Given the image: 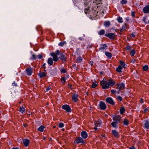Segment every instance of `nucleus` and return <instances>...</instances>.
Here are the masks:
<instances>
[{
  "mask_svg": "<svg viewBox=\"0 0 149 149\" xmlns=\"http://www.w3.org/2000/svg\"><path fill=\"white\" fill-rule=\"evenodd\" d=\"M100 84L103 89H107L109 88L108 82L104 80V79L100 81Z\"/></svg>",
  "mask_w": 149,
  "mask_h": 149,
  "instance_id": "nucleus-1",
  "label": "nucleus"
},
{
  "mask_svg": "<svg viewBox=\"0 0 149 149\" xmlns=\"http://www.w3.org/2000/svg\"><path fill=\"white\" fill-rule=\"evenodd\" d=\"M125 88V84L123 83L120 84H118L117 85V87L116 88L118 89L119 91L123 90Z\"/></svg>",
  "mask_w": 149,
  "mask_h": 149,
  "instance_id": "nucleus-2",
  "label": "nucleus"
},
{
  "mask_svg": "<svg viewBox=\"0 0 149 149\" xmlns=\"http://www.w3.org/2000/svg\"><path fill=\"white\" fill-rule=\"evenodd\" d=\"M99 106L101 110H104L106 108V105L105 103L103 101L100 102Z\"/></svg>",
  "mask_w": 149,
  "mask_h": 149,
  "instance_id": "nucleus-3",
  "label": "nucleus"
},
{
  "mask_svg": "<svg viewBox=\"0 0 149 149\" xmlns=\"http://www.w3.org/2000/svg\"><path fill=\"white\" fill-rule=\"evenodd\" d=\"M105 36L111 39H114L116 37L115 34L113 33H107L105 34Z\"/></svg>",
  "mask_w": 149,
  "mask_h": 149,
  "instance_id": "nucleus-4",
  "label": "nucleus"
},
{
  "mask_svg": "<svg viewBox=\"0 0 149 149\" xmlns=\"http://www.w3.org/2000/svg\"><path fill=\"white\" fill-rule=\"evenodd\" d=\"M121 117L119 116H113V119L114 121L118 123H120V120H121Z\"/></svg>",
  "mask_w": 149,
  "mask_h": 149,
  "instance_id": "nucleus-5",
  "label": "nucleus"
},
{
  "mask_svg": "<svg viewBox=\"0 0 149 149\" xmlns=\"http://www.w3.org/2000/svg\"><path fill=\"white\" fill-rule=\"evenodd\" d=\"M25 71L28 76L31 75L33 73V70L30 67L26 68Z\"/></svg>",
  "mask_w": 149,
  "mask_h": 149,
  "instance_id": "nucleus-6",
  "label": "nucleus"
},
{
  "mask_svg": "<svg viewBox=\"0 0 149 149\" xmlns=\"http://www.w3.org/2000/svg\"><path fill=\"white\" fill-rule=\"evenodd\" d=\"M74 142H75L77 144L84 143L83 139L81 137H77Z\"/></svg>",
  "mask_w": 149,
  "mask_h": 149,
  "instance_id": "nucleus-7",
  "label": "nucleus"
},
{
  "mask_svg": "<svg viewBox=\"0 0 149 149\" xmlns=\"http://www.w3.org/2000/svg\"><path fill=\"white\" fill-rule=\"evenodd\" d=\"M62 108L63 109L65 110L68 112H69L71 111V109L68 105H64L62 106Z\"/></svg>",
  "mask_w": 149,
  "mask_h": 149,
  "instance_id": "nucleus-8",
  "label": "nucleus"
},
{
  "mask_svg": "<svg viewBox=\"0 0 149 149\" xmlns=\"http://www.w3.org/2000/svg\"><path fill=\"white\" fill-rule=\"evenodd\" d=\"M109 87V86H113L115 84V82L114 80L112 79H109L108 82Z\"/></svg>",
  "mask_w": 149,
  "mask_h": 149,
  "instance_id": "nucleus-9",
  "label": "nucleus"
},
{
  "mask_svg": "<svg viewBox=\"0 0 149 149\" xmlns=\"http://www.w3.org/2000/svg\"><path fill=\"white\" fill-rule=\"evenodd\" d=\"M106 101L111 105H114L115 104L113 99L111 97H109L107 98L106 99Z\"/></svg>",
  "mask_w": 149,
  "mask_h": 149,
  "instance_id": "nucleus-10",
  "label": "nucleus"
},
{
  "mask_svg": "<svg viewBox=\"0 0 149 149\" xmlns=\"http://www.w3.org/2000/svg\"><path fill=\"white\" fill-rule=\"evenodd\" d=\"M51 56L53 57V61H57L58 59L57 55L55 53H51L50 54Z\"/></svg>",
  "mask_w": 149,
  "mask_h": 149,
  "instance_id": "nucleus-11",
  "label": "nucleus"
},
{
  "mask_svg": "<svg viewBox=\"0 0 149 149\" xmlns=\"http://www.w3.org/2000/svg\"><path fill=\"white\" fill-rule=\"evenodd\" d=\"M112 134L116 138H118L119 136V133L115 130H112Z\"/></svg>",
  "mask_w": 149,
  "mask_h": 149,
  "instance_id": "nucleus-12",
  "label": "nucleus"
},
{
  "mask_svg": "<svg viewBox=\"0 0 149 149\" xmlns=\"http://www.w3.org/2000/svg\"><path fill=\"white\" fill-rule=\"evenodd\" d=\"M143 11L145 13H149V5H146L143 9Z\"/></svg>",
  "mask_w": 149,
  "mask_h": 149,
  "instance_id": "nucleus-13",
  "label": "nucleus"
},
{
  "mask_svg": "<svg viewBox=\"0 0 149 149\" xmlns=\"http://www.w3.org/2000/svg\"><path fill=\"white\" fill-rule=\"evenodd\" d=\"M47 74L45 72H41L38 73V75L40 78H42L46 76Z\"/></svg>",
  "mask_w": 149,
  "mask_h": 149,
  "instance_id": "nucleus-14",
  "label": "nucleus"
},
{
  "mask_svg": "<svg viewBox=\"0 0 149 149\" xmlns=\"http://www.w3.org/2000/svg\"><path fill=\"white\" fill-rule=\"evenodd\" d=\"M81 136L83 138L85 139L87 137L88 134L86 132L83 131L81 132Z\"/></svg>",
  "mask_w": 149,
  "mask_h": 149,
  "instance_id": "nucleus-15",
  "label": "nucleus"
},
{
  "mask_svg": "<svg viewBox=\"0 0 149 149\" xmlns=\"http://www.w3.org/2000/svg\"><path fill=\"white\" fill-rule=\"evenodd\" d=\"M78 95L76 94H74L72 96V100L74 101V102H77L78 100Z\"/></svg>",
  "mask_w": 149,
  "mask_h": 149,
  "instance_id": "nucleus-16",
  "label": "nucleus"
},
{
  "mask_svg": "<svg viewBox=\"0 0 149 149\" xmlns=\"http://www.w3.org/2000/svg\"><path fill=\"white\" fill-rule=\"evenodd\" d=\"M60 56L59 58L63 61H66V58L65 56L62 53L60 54Z\"/></svg>",
  "mask_w": 149,
  "mask_h": 149,
  "instance_id": "nucleus-17",
  "label": "nucleus"
},
{
  "mask_svg": "<svg viewBox=\"0 0 149 149\" xmlns=\"http://www.w3.org/2000/svg\"><path fill=\"white\" fill-rule=\"evenodd\" d=\"M23 143L25 146H27L29 144V141L28 139H24L23 140Z\"/></svg>",
  "mask_w": 149,
  "mask_h": 149,
  "instance_id": "nucleus-18",
  "label": "nucleus"
},
{
  "mask_svg": "<svg viewBox=\"0 0 149 149\" xmlns=\"http://www.w3.org/2000/svg\"><path fill=\"white\" fill-rule=\"evenodd\" d=\"M107 48V46L106 44L102 45L101 47L99 48L100 50L106 49Z\"/></svg>",
  "mask_w": 149,
  "mask_h": 149,
  "instance_id": "nucleus-19",
  "label": "nucleus"
},
{
  "mask_svg": "<svg viewBox=\"0 0 149 149\" xmlns=\"http://www.w3.org/2000/svg\"><path fill=\"white\" fill-rule=\"evenodd\" d=\"M53 60L51 58H49L47 61L48 63L50 65H52L53 63Z\"/></svg>",
  "mask_w": 149,
  "mask_h": 149,
  "instance_id": "nucleus-20",
  "label": "nucleus"
},
{
  "mask_svg": "<svg viewBox=\"0 0 149 149\" xmlns=\"http://www.w3.org/2000/svg\"><path fill=\"white\" fill-rule=\"evenodd\" d=\"M83 59L81 57L79 56L77 58L76 60V62L77 63H79L81 62Z\"/></svg>",
  "mask_w": 149,
  "mask_h": 149,
  "instance_id": "nucleus-21",
  "label": "nucleus"
},
{
  "mask_svg": "<svg viewBox=\"0 0 149 149\" xmlns=\"http://www.w3.org/2000/svg\"><path fill=\"white\" fill-rule=\"evenodd\" d=\"M19 111L21 113H24L25 112V108L23 106H22L19 108Z\"/></svg>",
  "mask_w": 149,
  "mask_h": 149,
  "instance_id": "nucleus-22",
  "label": "nucleus"
},
{
  "mask_svg": "<svg viewBox=\"0 0 149 149\" xmlns=\"http://www.w3.org/2000/svg\"><path fill=\"white\" fill-rule=\"evenodd\" d=\"M122 68L120 65H119L118 67L116 69V71L118 72H121L122 71L121 70L122 69Z\"/></svg>",
  "mask_w": 149,
  "mask_h": 149,
  "instance_id": "nucleus-23",
  "label": "nucleus"
},
{
  "mask_svg": "<svg viewBox=\"0 0 149 149\" xmlns=\"http://www.w3.org/2000/svg\"><path fill=\"white\" fill-rule=\"evenodd\" d=\"M105 55L107 57L109 58H111L112 56V55L111 53L107 52H105Z\"/></svg>",
  "mask_w": 149,
  "mask_h": 149,
  "instance_id": "nucleus-24",
  "label": "nucleus"
},
{
  "mask_svg": "<svg viewBox=\"0 0 149 149\" xmlns=\"http://www.w3.org/2000/svg\"><path fill=\"white\" fill-rule=\"evenodd\" d=\"M145 126L146 129H148L149 128V122L148 120H146L145 124Z\"/></svg>",
  "mask_w": 149,
  "mask_h": 149,
  "instance_id": "nucleus-25",
  "label": "nucleus"
},
{
  "mask_svg": "<svg viewBox=\"0 0 149 149\" xmlns=\"http://www.w3.org/2000/svg\"><path fill=\"white\" fill-rule=\"evenodd\" d=\"M44 128V127L42 125L38 128V130L41 132H42L43 131Z\"/></svg>",
  "mask_w": 149,
  "mask_h": 149,
  "instance_id": "nucleus-26",
  "label": "nucleus"
},
{
  "mask_svg": "<svg viewBox=\"0 0 149 149\" xmlns=\"http://www.w3.org/2000/svg\"><path fill=\"white\" fill-rule=\"evenodd\" d=\"M127 26V24L126 23L124 24L120 28L121 31H123L125 30V27Z\"/></svg>",
  "mask_w": 149,
  "mask_h": 149,
  "instance_id": "nucleus-27",
  "label": "nucleus"
},
{
  "mask_svg": "<svg viewBox=\"0 0 149 149\" xmlns=\"http://www.w3.org/2000/svg\"><path fill=\"white\" fill-rule=\"evenodd\" d=\"M118 123L117 122L114 121L113 122H112L111 123V125L114 128H116L117 127V124Z\"/></svg>",
  "mask_w": 149,
  "mask_h": 149,
  "instance_id": "nucleus-28",
  "label": "nucleus"
},
{
  "mask_svg": "<svg viewBox=\"0 0 149 149\" xmlns=\"http://www.w3.org/2000/svg\"><path fill=\"white\" fill-rule=\"evenodd\" d=\"M120 112L121 114H123L125 111V109L123 107H122L120 109Z\"/></svg>",
  "mask_w": 149,
  "mask_h": 149,
  "instance_id": "nucleus-29",
  "label": "nucleus"
},
{
  "mask_svg": "<svg viewBox=\"0 0 149 149\" xmlns=\"http://www.w3.org/2000/svg\"><path fill=\"white\" fill-rule=\"evenodd\" d=\"M95 125L96 126L100 127L101 125L100 121H97L95 122Z\"/></svg>",
  "mask_w": 149,
  "mask_h": 149,
  "instance_id": "nucleus-30",
  "label": "nucleus"
},
{
  "mask_svg": "<svg viewBox=\"0 0 149 149\" xmlns=\"http://www.w3.org/2000/svg\"><path fill=\"white\" fill-rule=\"evenodd\" d=\"M104 33H105V31L103 29H102V30H100L98 32V34L100 36L103 35Z\"/></svg>",
  "mask_w": 149,
  "mask_h": 149,
  "instance_id": "nucleus-31",
  "label": "nucleus"
},
{
  "mask_svg": "<svg viewBox=\"0 0 149 149\" xmlns=\"http://www.w3.org/2000/svg\"><path fill=\"white\" fill-rule=\"evenodd\" d=\"M117 19L119 23H122L123 22V20L122 18L120 17H118Z\"/></svg>",
  "mask_w": 149,
  "mask_h": 149,
  "instance_id": "nucleus-32",
  "label": "nucleus"
},
{
  "mask_svg": "<svg viewBox=\"0 0 149 149\" xmlns=\"http://www.w3.org/2000/svg\"><path fill=\"white\" fill-rule=\"evenodd\" d=\"M120 65L121 66V67L124 68H125V63L124 62H123L122 61H120Z\"/></svg>",
  "mask_w": 149,
  "mask_h": 149,
  "instance_id": "nucleus-33",
  "label": "nucleus"
},
{
  "mask_svg": "<svg viewBox=\"0 0 149 149\" xmlns=\"http://www.w3.org/2000/svg\"><path fill=\"white\" fill-rule=\"evenodd\" d=\"M129 124L128 121L126 119H124L123 121V125H127Z\"/></svg>",
  "mask_w": 149,
  "mask_h": 149,
  "instance_id": "nucleus-34",
  "label": "nucleus"
},
{
  "mask_svg": "<svg viewBox=\"0 0 149 149\" xmlns=\"http://www.w3.org/2000/svg\"><path fill=\"white\" fill-rule=\"evenodd\" d=\"M66 43V42L65 41L61 42L58 43V45L61 47H62L64 44H65Z\"/></svg>",
  "mask_w": 149,
  "mask_h": 149,
  "instance_id": "nucleus-35",
  "label": "nucleus"
},
{
  "mask_svg": "<svg viewBox=\"0 0 149 149\" xmlns=\"http://www.w3.org/2000/svg\"><path fill=\"white\" fill-rule=\"evenodd\" d=\"M135 54V51L134 49H133L130 52V55L132 56H134Z\"/></svg>",
  "mask_w": 149,
  "mask_h": 149,
  "instance_id": "nucleus-36",
  "label": "nucleus"
},
{
  "mask_svg": "<svg viewBox=\"0 0 149 149\" xmlns=\"http://www.w3.org/2000/svg\"><path fill=\"white\" fill-rule=\"evenodd\" d=\"M110 25V24L109 22L106 21L104 22V25L105 26H108Z\"/></svg>",
  "mask_w": 149,
  "mask_h": 149,
  "instance_id": "nucleus-37",
  "label": "nucleus"
},
{
  "mask_svg": "<svg viewBox=\"0 0 149 149\" xmlns=\"http://www.w3.org/2000/svg\"><path fill=\"white\" fill-rule=\"evenodd\" d=\"M127 1L126 0H122L120 1V3L122 5L126 4L127 3Z\"/></svg>",
  "mask_w": 149,
  "mask_h": 149,
  "instance_id": "nucleus-38",
  "label": "nucleus"
},
{
  "mask_svg": "<svg viewBox=\"0 0 149 149\" xmlns=\"http://www.w3.org/2000/svg\"><path fill=\"white\" fill-rule=\"evenodd\" d=\"M97 84H96V83L93 82L92 83V87L93 88H95L97 86Z\"/></svg>",
  "mask_w": 149,
  "mask_h": 149,
  "instance_id": "nucleus-39",
  "label": "nucleus"
},
{
  "mask_svg": "<svg viewBox=\"0 0 149 149\" xmlns=\"http://www.w3.org/2000/svg\"><path fill=\"white\" fill-rule=\"evenodd\" d=\"M36 56L34 54H33L32 55L31 59V60H36Z\"/></svg>",
  "mask_w": 149,
  "mask_h": 149,
  "instance_id": "nucleus-40",
  "label": "nucleus"
},
{
  "mask_svg": "<svg viewBox=\"0 0 149 149\" xmlns=\"http://www.w3.org/2000/svg\"><path fill=\"white\" fill-rule=\"evenodd\" d=\"M90 12V10H89V8H86L84 10V13L86 14H87L88 13Z\"/></svg>",
  "mask_w": 149,
  "mask_h": 149,
  "instance_id": "nucleus-41",
  "label": "nucleus"
},
{
  "mask_svg": "<svg viewBox=\"0 0 149 149\" xmlns=\"http://www.w3.org/2000/svg\"><path fill=\"white\" fill-rule=\"evenodd\" d=\"M148 69V66L147 65L144 66L143 67V70L145 71H146Z\"/></svg>",
  "mask_w": 149,
  "mask_h": 149,
  "instance_id": "nucleus-42",
  "label": "nucleus"
},
{
  "mask_svg": "<svg viewBox=\"0 0 149 149\" xmlns=\"http://www.w3.org/2000/svg\"><path fill=\"white\" fill-rule=\"evenodd\" d=\"M61 81L63 83H65V77H63L61 79Z\"/></svg>",
  "mask_w": 149,
  "mask_h": 149,
  "instance_id": "nucleus-43",
  "label": "nucleus"
},
{
  "mask_svg": "<svg viewBox=\"0 0 149 149\" xmlns=\"http://www.w3.org/2000/svg\"><path fill=\"white\" fill-rule=\"evenodd\" d=\"M58 126L60 128H62L64 127V125L63 123H59Z\"/></svg>",
  "mask_w": 149,
  "mask_h": 149,
  "instance_id": "nucleus-44",
  "label": "nucleus"
},
{
  "mask_svg": "<svg viewBox=\"0 0 149 149\" xmlns=\"http://www.w3.org/2000/svg\"><path fill=\"white\" fill-rule=\"evenodd\" d=\"M125 48L127 50H130L132 48L130 46H127Z\"/></svg>",
  "mask_w": 149,
  "mask_h": 149,
  "instance_id": "nucleus-45",
  "label": "nucleus"
},
{
  "mask_svg": "<svg viewBox=\"0 0 149 149\" xmlns=\"http://www.w3.org/2000/svg\"><path fill=\"white\" fill-rule=\"evenodd\" d=\"M111 93L112 94H116V93L117 92H116V90H114V89H113V90H112L111 91Z\"/></svg>",
  "mask_w": 149,
  "mask_h": 149,
  "instance_id": "nucleus-46",
  "label": "nucleus"
},
{
  "mask_svg": "<svg viewBox=\"0 0 149 149\" xmlns=\"http://www.w3.org/2000/svg\"><path fill=\"white\" fill-rule=\"evenodd\" d=\"M61 72L62 73H65L66 72V70L64 69H62L61 70Z\"/></svg>",
  "mask_w": 149,
  "mask_h": 149,
  "instance_id": "nucleus-47",
  "label": "nucleus"
},
{
  "mask_svg": "<svg viewBox=\"0 0 149 149\" xmlns=\"http://www.w3.org/2000/svg\"><path fill=\"white\" fill-rule=\"evenodd\" d=\"M36 29L38 31H40L42 29V28L40 26H38L36 27Z\"/></svg>",
  "mask_w": 149,
  "mask_h": 149,
  "instance_id": "nucleus-48",
  "label": "nucleus"
},
{
  "mask_svg": "<svg viewBox=\"0 0 149 149\" xmlns=\"http://www.w3.org/2000/svg\"><path fill=\"white\" fill-rule=\"evenodd\" d=\"M60 51L59 50H56L55 52V53L56 54V55H59L60 54Z\"/></svg>",
  "mask_w": 149,
  "mask_h": 149,
  "instance_id": "nucleus-49",
  "label": "nucleus"
},
{
  "mask_svg": "<svg viewBox=\"0 0 149 149\" xmlns=\"http://www.w3.org/2000/svg\"><path fill=\"white\" fill-rule=\"evenodd\" d=\"M135 12L134 11H132L131 14V15L133 17H134L135 16Z\"/></svg>",
  "mask_w": 149,
  "mask_h": 149,
  "instance_id": "nucleus-50",
  "label": "nucleus"
},
{
  "mask_svg": "<svg viewBox=\"0 0 149 149\" xmlns=\"http://www.w3.org/2000/svg\"><path fill=\"white\" fill-rule=\"evenodd\" d=\"M117 98L118 99V100H119L120 101H122V98L120 96H118Z\"/></svg>",
  "mask_w": 149,
  "mask_h": 149,
  "instance_id": "nucleus-51",
  "label": "nucleus"
},
{
  "mask_svg": "<svg viewBox=\"0 0 149 149\" xmlns=\"http://www.w3.org/2000/svg\"><path fill=\"white\" fill-rule=\"evenodd\" d=\"M90 0H86V2L84 3V4L86 5H87Z\"/></svg>",
  "mask_w": 149,
  "mask_h": 149,
  "instance_id": "nucleus-52",
  "label": "nucleus"
},
{
  "mask_svg": "<svg viewBox=\"0 0 149 149\" xmlns=\"http://www.w3.org/2000/svg\"><path fill=\"white\" fill-rule=\"evenodd\" d=\"M12 85L13 86H17V84L14 81V82H13L12 84Z\"/></svg>",
  "mask_w": 149,
  "mask_h": 149,
  "instance_id": "nucleus-53",
  "label": "nucleus"
},
{
  "mask_svg": "<svg viewBox=\"0 0 149 149\" xmlns=\"http://www.w3.org/2000/svg\"><path fill=\"white\" fill-rule=\"evenodd\" d=\"M38 57L39 59H40L42 57V55L40 54L38 56Z\"/></svg>",
  "mask_w": 149,
  "mask_h": 149,
  "instance_id": "nucleus-54",
  "label": "nucleus"
},
{
  "mask_svg": "<svg viewBox=\"0 0 149 149\" xmlns=\"http://www.w3.org/2000/svg\"><path fill=\"white\" fill-rule=\"evenodd\" d=\"M51 88V87L50 86H49L46 89L47 91H48Z\"/></svg>",
  "mask_w": 149,
  "mask_h": 149,
  "instance_id": "nucleus-55",
  "label": "nucleus"
},
{
  "mask_svg": "<svg viewBox=\"0 0 149 149\" xmlns=\"http://www.w3.org/2000/svg\"><path fill=\"white\" fill-rule=\"evenodd\" d=\"M148 110L147 108H146L144 110L143 112L145 113H146Z\"/></svg>",
  "mask_w": 149,
  "mask_h": 149,
  "instance_id": "nucleus-56",
  "label": "nucleus"
},
{
  "mask_svg": "<svg viewBox=\"0 0 149 149\" xmlns=\"http://www.w3.org/2000/svg\"><path fill=\"white\" fill-rule=\"evenodd\" d=\"M146 17H144L143 18V21L145 23H146Z\"/></svg>",
  "mask_w": 149,
  "mask_h": 149,
  "instance_id": "nucleus-57",
  "label": "nucleus"
},
{
  "mask_svg": "<svg viewBox=\"0 0 149 149\" xmlns=\"http://www.w3.org/2000/svg\"><path fill=\"white\" fill-rule=\"evenodd\" d=\"M130 36L131 37H134L135 36V35H134V33H132V34H131Z\"/></svg>",
  "mask_w": 149,
  "mask_h": 149,
  "instance_id": "nucleus-58",
  "label": "nucleus"
},
{
  "mask_svg": "<svg viewBox=\"0 0 149 149\" xmlns=\"http://www.w3.org/2000/svg\"><path fill=\"white\" fill-rule=\"evenodd\" d=\"M140 103H143V99H141V100L140 101Z\"/></svg>",
  "mask_w": 149,
  "mask_h": 149,
  "instance_id": "nucleus-59",
  "label": "nucleus"
},
{
  "mask_svg": "<svg viewBox=\"0 0 149 149\" xmlns=\"http://www.w3.org/2000/svg\"><path fill=\"white\" fill-rule=\"evenodd\" d=\"M129 149H135L134 146L131 147L129 148Z\"/></svg>",
  "mask_w": 149,
  "mask_h": 149,
  "instance_id": "nucleus-60",
  "label": "nucleus"
},
{
  "mask_svg": "<svg viewBox=\"0 0 149 149\" xmlns=\"http://www.w3.org/2000/svg\"><path fill=\"white\" fill-rule=\"evenodd\" d=\"M79 39L81 40H82L84 39V38H82V37H80L79 38Z\"/></svg>",
  "mask_w": 149,
  "mask_h": 149,
  "instance_id": "nucleus-61",
  "label": "nucleus"
},
{
  "mask_svg": "<svg viewBox=\"0 0 149 149\" xmlns=\"http://www.w3.org/2000/svg\"><path fill=\"white\" fill-rule=\"evenodd\" d=\"M45 63H44V64H43L42 65V67H43V68H44V69H45Z\"/></svg>",
  "mask_w": 149,
  "mask_h": 149,
  "instance_id": "nucleus-62",
  "label": "nucleus"
},
{
  "mask_svg": "<svg viewBox=\"0 0 149 149\" xmlns=\"http://www.w3.org/2000/svg\"><path fill=\"white\" fill-rule=\"evenodd\" d=\"M23 125L25 127H26L27 126V124H24Z\"/></svg>",
  "mask_w": 149,
  "mask_h": 149,
  "instance_id": "nucleus-63",
  "label": "nucleus"
},
{
  "mask_svg": "<svg viewBox=\"0 0 149 149\" xmlns=\"http://www.w3.org/2000/svg\"><path fill=\"white\" fill-rule=\"evenodd\" d=\"M12 149H19V148H17V147L13 148Z\"/></svg>",
  "mask_w": 149,
  "mask_h": 149,
  "instance_id": "nucleus-64",
  "label": "nucleus"
}]
</instances>
